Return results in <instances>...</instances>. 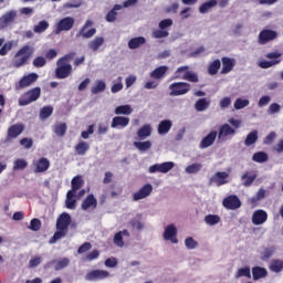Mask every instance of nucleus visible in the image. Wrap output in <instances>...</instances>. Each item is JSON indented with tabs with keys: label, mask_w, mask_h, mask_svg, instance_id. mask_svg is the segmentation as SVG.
Segmentation results:
<instances>
[{
	"label": "nucleus",
	"mask_w": 283,
	"mask_h": 283,
	"mask_svg": "<svg viewBox=\"0 0 283 283\" xmlns=\"http://www.w3.org/2000/svg\"><path fill=\"white\" fill-rule=\"evenodd\" d=\"M74 53L66 54L57 61V67L55 70L56 78H67L72 74V64L67 62L73 59Z\"/></svg>",
	"instance_id": "2"
},
{
	"label": "nucleus",
	"mask_w": 283,
	"mask_h": 283,
	"mask_svg": "<svg viewBox=\"0 0 283 283\" xmlns=\"http://www.w3.org/2000/svg\"><path fill=\"white\" fill-rule=\"evenodd\" d=\"M216 138H218V132L212 130L210 132L201 142H200V148L207 149V147H211L213 143H216Z\"/></svg>",
	"instance_id": "25"
},
{
	"label": "nucleus",
	"mask_w": 283,
	"mask_h": 283,
	"mask_svg": "<svg viewBox=\"0 0 283 283\" xmlns=\"http://www.w3.org/2000/svg\"><path fill=\"white\" fill-rule=\"evenodd\" d=\"M216 6H218V1L217 0H209L207 2H203L199 7V12L201 14H207V12H209V10H211L212 8H216Z\"/></svg>",
	"instance_id": "38"
},
{
	"label": "nucleus",
	"mask_w": 283,
	"mask_h": 283,
	"mask_svg": "<svg viewBox=\"0 0 283 283\" xmlns=\"http://www.w3.org/2000/svg\"><path fill=\"white\" fill-rule=\"evenodd\" d=\"M224 209H229L230 211H235L242 207V201L235 195H230L226 197L222 201Z\"/></svg>",
	"instance_id": "11"
},
{
	"label": "nucleus",
	"mask_w": 283,
	"mask_h": 283,
	"mask_svg": "<svg viewBox=\"0 0 283 283\" xmlns=\"http://www.w3.org/2000/svg\"><path fill=\"white\" fill-rule=\"evenodd\" d=\"M277 39V32L271 29H264L259 33L260 45H266L270 41H275Z\"/></svg>",
	"instance_id": "12"
},
{
	"label": "nucleus",
	"mask_w": 283,
	"mask_h": 283,
	"mask_svg": "<svg viewBox=\"0 0 283 283\" xmlns=\"http://www.w3.org/2000/svg\"><path fill=\"white\" fill-rule=\"evenodd\" d=\"M134 147H136V149L139 151H148V149H151V143L149 140L134 142Z\"/></svg>",
	"instance_id": "49"
},
{
	"label": "nucleus",
	"mask_w": 283,
	"mask_h": 283,
	"mask_svg": "<svg viewBox=\"0 0 283 283\" xmlns=\"http://www.w3.org/2000/svg\"><path fill=\"white\" fill-rule=\"evenodd\" d=\"M254 163H266L269 160V155L264 151H258L252 156Z\"/></svg>",
	"instance_id": "51"
},
{
	"label": "nucleus",
	"mask_w": 283,
	"mask_h": 283,
	"mask_svg": "<svg viewBox=\"0 0 283 283\" xmlns=\"http://www.w3.org/2000/svg\"><path fill=\"white\" fill-rule=\"evenodd\" d=\"M65 207H66V209H71V210L76 209V193L75 192H72L70 190L67 191Z\"/></svg>",
	"instance_id": "34"
},
{
	"label": "nucleus",
	"mask_w": 283,
	"mask_h": 283,
	"mask_svg": "<svg viewBox=\"0 0 283 283\" xmlns=\"http://www.w3.org/2000/svg\"><path fill=\"white\" fill-rule=\"evenodd\" d=\"M145 43H147L145 36L133 38L128 41V48L129 50H138V48H140V45H145Z\"/></svg>",
	"instance_id": "32"
},
{
	"label": "nucleus",
	"mask_w": 283,
	"mask_h": 283,
	"mask_svg": "<svg viewBox=\"0 0 283 283\" xmlns=\"http://www.w3.org/2000/svg\"><path fill=\"white\" fill-rule=\"evenodd\" d=\"M39 78V74L36 73H30L28 75H24L20 81H19V87L21 90H24V87H30L32 83H36Z\"/></svg>",
	"instance_id": "20"
},
{
	"label": "nucleus",
	"mask_w": 283,
	"mask_h": 283,
	"mask_svg": "<svg viewBox=\"0 0 283 283\" xmlns=\"http://www.w3.org/2000/svg\"><path fill=\"white\" fill-rule=\"evenodd\" d=\"M282 60H274V61H262L260 62V67H262V70H269V67H273V65H277L279 63H281Z\"/></svg>",
	"instance_id": "57"
},
{
	"label": "nucleus",
	"mask_w": 283,
	"mask_h": 283,
	"mask_svg": "<svg viewBox=\"0 0 283 283\" xmlns=\"http://www.w3.org/2000/svg\"><path fill=\"white\" fill-rule=\"evenodd\" d=\"M175 78H180L181 81H188L189 83H198L200 78L198 74L189 71V66H180L175 72Z\"/></svg>",
	"instance_id": "4"
},
{
	"label": "nucleus",
	"mask_w": 283,
	"mask_h": 283,
	"mask_svg": "<svg viewBox=\"0 0 283 283\" xmlns=\"http://www.w3.org/2000/svg\"><path fill=\"white\" fill-rule=\"evenodd\" d=\"M69 264H70V259L64 258L55 263L54 269L55 271H62V269H65L66 266H69Z\"/></svg>",
	"instance_id": "56"
},
{
	"label": "nucleus",
	"mask_w": 283,
	"mask_h": 283,
	"mask_svg": "<svg viewBox=\"0 0 283 283\" xmlns=\"http://www.w3.org/2000/svg\"><path fill=\"white\" fill-rule=\"evenodd\" d=\"M220 67H222V62H220L219 59L212 61L209 65H208V74L210 76H216V74H218V72L220 71Z\"/></svg>",
	"instance_id": "35"
},
{
	"label": "nucleus",
	"mask_w": 283,
	"mask_h": 283,
	"mask_svg": "<svg viewBox=\"0 0 283 283\" xmlns=\"http://www.w3.org/2000/svg\"><path fill=\"white\" fill-rule=\"evenodd\" d=\"M23 169H28V160L18 158L13 161V171H23Z\"/></svg>",
	"instance_id": "43"
},
{
	"label": "nucleus",
	"mask_w": 283,
	"mask_h": 283,
	"mask_svg": "<svg viewBox=\"0 0 283 283\" xmlns=\"http://www.w3.org/2000/svg\"><path fill=\"white\" fill-rule=\"evenodd\" d=\"M228 136H235V128L229 124H223L219 128L218 139L226 140Z\"/></svg>",
	"instance_id": "18"
},
{
	"label": "nucleus",
	"mask_w": 283,
	"mask_h": 283,
	"mask_svg": "<svg viewBox=\"0 0 283 283\" xmlns=\"http://www.w3.org/2000/svg\"><path fill=\"white\" fill-rule=\"evenodd\" d=\"M221 74H229V72H233V67H235V59L223 56L221 59Z\"/></svg>",
	"instance_id": "22"
},
{
	"label": "nucleus",
	"mask_w": 283,
	"mask_h": 283,
	"mask_svg": "<svg viewBox=\"0 0 283 283\" xmlns=\"http://www.w3.org/2000/svg\"><path fill=\"white\" fill-rule=\"evenodd\" d=\"M168 70H169V66L167 65L158 66L153 72H150V78L160 81V78H165Z\"/></svg>",
	"instance_id": "27"
},
{
	"label": "nucleus",
	"mask_w": 283,
	"mask_h": 283,
	"mask_svg": "<svg viewBox=\"0 0 283 283\" xmlns=\"http://www.w3.org/2000/svg\"><path fill=\"white\" fill-rule=\"evenodd\" d=\"M106 277H109V272L105 270H92L86 274V280L88 282H96L98 280H106Z\"/></svg>",
	"instance_id": "14"
},
{
	"label": "nucleus",
	"mask_w": 283,
	"mask_h": 283,
	"mask_svg": "<svg viewBox=\"0 0 283 283\" xmlns=\"http://www.w3.org/2000/svg\"><path fill=\"white\" fill-rule=\"evenodd\" d=\"M209 105H211V102L207 98H199L196 103H195V109L197 112H205L206 109H209Z\"/></svg>",
	"instance_id": "37"
},
{
	"label": "nucleus",
	"mask_w": 283,
	"mask_h": 283,
	"mask_svg": "<svg viewBox=\"0 0 283 283\" xmlns=\"http://www.w3.org/2000/svg\"><path fill=\"white\" fill-rule=\"evenodd\" d=\"M167 36H169V31H165L161 29L153 31L154 39H167Z\"/></svg>",
	"instance_id": "60"
},
{
	"label": "nucleus",
	"mask_w": 283,
	"mask_h": 283,
	"mask_svg": "<svg viewBox=\"0 0 283 283\" xmlns=\"http://www.w3.org/2000/svg\"><path fill=\"white\" fill-rule=\"evenodd\" d=\"M101 256V252L98 250H93L92 252L87 253L84 258V262H94V260H98Z\"/></svg>",
	"instance_id": "54"
},
{
	"label": "nucleus",
	"mask_w": 283,
	"mask_h": 283,
	"mask_svg": "<svg viewBox=\"0 0 283 283\" xmlns=\"http://www.w3.org/2000/svg\"><path fill=\"white\" fill-rule=\"evenodd\" d=\"M269 220V213L265 210L259 209L255 210L252 214V224L255 227H260V224H264Z\"/></svg>",
	"instance_id": "13"
},
{
	"label": "nucleus",
	"mask_w": 283,
	"mask_h": 283,
	"mask_svg": "<svg viewBox=\"0 0 283 283\" xmlns=\"http://www.w3.org/2000/svg\"><path fill=\"white\" fill-rule=\"evenodd\" d=\"M129 125V117L124 116H115L112 119L111 127L112 129H125Z\"/></svg>",
	"instance_id": "21"
},
{
	"label": "nucleus",
	"mask_w": 283,
	"mask_h": 283,
	"mask_svg": "<svg viewBox=\"0 0 283 283\" xmlns=\"http://www.w3.org/2000/svg\"><path fill=\"white\" fill-rule=\"evenodd\" d=\"M75 156H85L90 151V143L85 140L78 142L74 146Z\"/></svg>",
	"instance_id": "26"
},
{
	"label": "nucleus",
	"mask_w": 283,
	"mask_h": 283,
	"mask_svg": "<svg viewBox=\"0 0 283 283\" xmlns=\"http://www.w3.org/2000/svg\"><path fill=\"white\" fill-rule=\"evenodd\" d=\"M34 54V48L30 45L22 46L14 55L12 65L13 67H23L30 57Z\"/></svg>",
	"instance_id": "1"
},
{
	"label": "nucleus",
	"mask_w": 283,
	"mask_h": 283,
	"mask_svg": "<svg viewBox=\"0 0 283 283\" xmlns=\"http://www.w3.org/2000/svg\"><path fill=\"white\" fill-rule=\"evenodd\" d=\"M92 25H94V22L92 20H87L76 33V39H92V36L96 34V28H92ZM87 28L91 29L87 30Z\"/></svg>",
	"instance_id": "8"
},
{
	"label": "nucleus",
	"mask_w": 283,
	"mask_h": 283,
	"mask_svg": "<svg viewBox=\"0 0 283 283\" xmlns=\"http://www.w3.org/2000/svg\"><path fill=\"white\" fill-rule=\"evenodd\" d=\"M266 198V190L264 188H261L258 190L256 195L250 199L251 205L255 207L260 200H264Z\"/></svg>",
	"instance_id": "41"
},
{
	"label": "nucleus",
	"mask_w": 283,
	"mask_h": 283,
	"mask_svg": "<svg viewBox=\"0 0 283 283\" xmlns=\"http://www.w3.org/2000/svg\"><path fill=\"white\" fill-rule=\"evenodd\" d=\"M134 109L132 108L130 105H120L115 108V114L117 116L124 115V116H129Z\"/></svg>",
	"instance_id": "42"
},
{
	"label": "nucleus",
	"mask_w": 283,
	"mask_h": 283,
	"mask_svg": "<svg viewBox=\"0 0 283 283\" xmlns=\"http://www.w3.org/2000/svg\"><path fill=\"white\" fill-rule=\"evenodd\" d=\"M81 207L83 211H87V209H96V207H98V200L91 193L82 201Z\"/></svg>",
	"instance_id": "24"
},
{
	"label": "nucleus",
	"mask_w": 283,
	"mask_h": 283,
	"mask_svg": "<svg viewBox=\"0 0 283 283\" xmlns=\"http://www.w3.org/2000/svg\"><path fill=\"white\" fill-rule=\"evenodd\" d=\"M116 10H120V6L116 4L114 7V9H112L107 14H106V21L108 23H114V21H116V17L118 15V13L116 12Z\"/></svg>",
	"instance_id": "53"
},
{
	"label": "nucleus",
	"mask_w": 283,
	"mask_h": 283,
	"mask_svg": "<svg viewBox=\"0 0 283 283\" xmlns=\"http://www.w3.org/2000/svg\"><path fill=\"white\" fill-rule=\"evenodd\" d=\"M270 271L273 273H282L283 271V261L282 260H272L270 264Z\"/></svg>",
	"instance_id": "47"
},
{
	"label": "nucleus",
	"mask_w": 283,
	"mask_h": 283,
	"mask_svg": "<svg viewBox=\"0 0 283 283\" xmlns=\"http://www.w3.org/2000/svg\"><path fill=\"white\" fill-rule=\"evenodd\" d=\"M67 133V124L65 123H61L55 125L54 127V134H56V136H65V134Z\"/></svg>",
	"instance_id": "52"
},
{
	"label": "nucleus",
	"mask_w": 283,
	"mask_h": 283,
	"mask_svg": "<svg viewBox=\"0 0 283 283\" xmlns=\"http://www.w3.org/2000/svg\"><path fill=\"white\" fill-rule=\"evenodd\" d=\"M206 224H209V227H214V224H219L220 222V216L218 214H207L205 217Z\"/></svg>",
	"instance_id": "50"
},
{
	"label": "nucleus",
	"mask_w": 283,
	"mask_h": 283,
	"mask_svg": "<svg viewBox=\"0 0 283 283\" xmlns=\"http://www.w3.org/2000/svg\"><path fill=\"white\" fill-rule=\"evenodd\" d=\"M104 43H105V39L103 36H96L93 41L88 43V48L93 52H96L98 51L101 45H103Z\"/></svg>",
	"instance_id": "40"
},
{
	"label": "nucleus",
	"mask_w": 283,
	"mask_h": 283,
	"mask_svg": "<svg viewBox=\"0 0 283 283\" xmlns=\"http://www.w3.org/2000/svg\"><path fill=\"white\" fill-rule=\"evenodd\" d=\"M72 28H74V18H63L56 23L55 34H61V32H70Z\"/></svg>",
	"instance_id": "10"
},
{
	"label": "nucleus",
	"mask_w": 283,
	"mask_h": 283,
	"mask_svg": "<svg viewBox=\"0 0 283 283\" xmlns=\"http://www.w3.org/2000/svg\"><path fill=\"white\" fill-rule=\"evenodd\" d=\"M161 167V174H169L174 167H176V164L174 161H165L163 164H159Z\"/></svg>",
	"instance_id": "55"
},
{
	"label": "nucleus",
	"mask_w": 283,
	"mask_h": 283,
	"mask_svg": "<svg viewBox=\"0 0 283 283\" xmlns=\"http://www.w3.org/2000/svg\"><path fill=\"white\" fill-rule=\"evenodd\" d=\"M33 166L35 167V174H43L50 169V160L45 157H42L38 160H34Z\"/></svg>",
	"instance_id": "19"
},
{
	"label": "nucleus",
	"mask_w": 283,
	"mask_h": 283,
	"mask_svg": "<svg viewBox=\"0 0 283 283\" xmlns=\"http://www.w3.org/2000/svg\"><path fill=\"white\" fill-rule=\"evenodd\" d=\"M171 127H174V122L170 119H164L158 124L157 132L159 136H167V134L171 132Z\"/></svg>",
	"instance_id": "23"
},
{
	"label": "nucleus",
	"mask_w": 283,
	"mask_h": 283,
	"mask_svg": "<svg viewBox=\"0 0 283 283\" xmlns=\"http://www.w3.org/2000/svg\"><path fill=\"white\" fill-rule=\"evenodd\" d=\"M23 132H25V125L23 123L11 125L7 130L6 143H12V140L19 138Z\"/></svg>",
	"instance_id": "6"
},
{
	"label": "nucleus",
	"mask_w": 283,
	"mask_h": 283,
	"mask_svg": "<svg viewBox=\"0 0 283 283\" xmlns=\"http://www.w3.org/2000/svg\"><path fill=\"white\" fill-rule=\"evenodd\" d=\"M169 96H185L191 91V84L187 82H175L169 85Z\"/></svg>",
	"instance_id": "5"
},
{
	"label": "nucleus",
	"mask_w": 283,
	"mask_h": 283,
	"mask_svg": "<svg viewBox=\"0 0 283 283\" xmlns=\"http://www.w3.org/2000/svg\"><path fill=\"white\" fill-rule=\"evenodd\" d=\"M202 169V164H192L186 167V174H198Z\"/></svg>",
	"instance_id": "59"
},
{
	"label": "nucleus",
	"mask_w": 283,
	"mask_h": 283,
	"mask_svg": "<svg viewBox=\"0 0 283 283\" xmlns=\"http://www.w3.org/2000/svg\"><path fill=\"white\" fill-rule=\"evenodd\" d=\"M17 10L7 11L0 17V30H8L17 21Z\"/></svg>",
	"instance_id": "7"
},
{
	"label": "nucleus",
	"mask_w": 283,
	"mask_h": 283,
	"mask_svg": "<svg viewBox=\"0 0 283 283\" xmlns=\"http://www.w3.org/2000/svg\"><path fill=\"white\" fill-rule=\"evenodd\" d=\"M269 275V271H266L265 268L262 266H253L252 268V279L254 282H258V280H262Z\"/></svg>",
	"instance_id": "28"
},
{
	"label": "nucleus",
	"mask_w": 283,
	"mask_h": 283,
	"mask_svg": "<svg viewBox=\"0 0 283 283\" xmlns=\"http://www.w3.org/2000/svg\"><path fill=\"white\" fill-rule=\"evenodd\" d=\"M52 114H54V107H52V106H43L40 109L41 120H45V119L50 118Z\"/></svg>",
	"instance_id": "45"
},
{
	"label": "nucleus",
	"mask_w": 283,
	"mask_h": 283,
	"mask_svg": "<svg viewBox=\"0 0 283 283\" xmlns=\"http://www.w3.org/2000/svg\"><path fill=\"white\" fill-rule=\"evenodd\" d=\"M70 224H72V216L67 212H63L59 216L56 220L57 231H70Z\"/></svg>",
	"instance_id": "9"
},
{
	"label": "nucleus",
	"mask_w": 283,
	"mask_h": 283,
	"mask_svg": "<svg viewBox=\"0 0 283 283\" xmlns=\"http://www.w3.org/2000/svg\"><path fill=\"white\" fill-rule=\"evenodd\" d=\"M185 244H186V248H187V249L193 250V249H197V247H198V241H195L192 237H188V238H186V240H185Z\"/></svg>",
	"instance_id": "61"
},
{
	"label": "nucleus",
	"mask_w": 283,
	"mask_h": 283,
	"mask_svg": "<svg viewBox=\"0 0 283 283\" xmlns=\"http://www.w3.org/2000/svg\"><path fill=\"white\" fill-rule=\"evenodd\" d=\"M85 185V181L83 180V177L81 175H77L73 177L71 180V190L72 193H76L83 186Z\"/></svg>",
	"instance_id": "31"
},
{
	"label": "nucleus",
	"mask_w": 283,
	"mask_h": 283,
	"mask_svg": "<svg viewBox=\"0 0 283 283\" xmlns=\"http://www.w3.org/2000/svg\"><path fill=\"white\" fill-rule=\"evenodd\" d=\"M151 191H154V186H151V184H146L144 187H142L137 192L133 195V200H143L151 196Z\"/></svg>",
	"instance_id": "16"
},
{
	"label": "nucleus",
	"mask_w": 283,
	"mask_h": 283,
	"mask_svg": "<svg viewBox=\"0 0 283 283\" xmlns=\"http://www.w3.org/2000/svg\"><path fill=\"white\" fill-rule=\"evenodd\" d=\"M123 235H126V238H129V231L123 230L117 232L114 235L113 242L116 247H120V248L125 247V241L123 240Z\"/></svg>",
	"instance_id": "33"
},
{
	"label": "nucleus",
	"mask_w": 283,
	"mask_h": 283,
	"mask_svg": "<svg viewBox=\"0 0 283 283\" xmlns=\"http://www.w3.org/2000/svg\"><path fill=\"white\" fill-rule=\"evenodd\" d=\"M20 145L24 147V149H32V145H34V142L32 138L23 137L20 139Z\"/></svg>",
	"instance_id": "62"
},
{
	"label": "nucleus",
	"mask_w": 283,
	"mask_h": 283,
	"mask_svg": "<svg viewBox=\"0 0 283 283\" xmlns=\"http://www.w3.org/2000/svg\"><path fill=\"white\" fill-rule=\"evenodd\" d=\"M227 178H229V172L218 171L210 178V185H217V187H222V185H227V182H229Z\"/></svg>",
	"instance_id": "17"
},
{
	"label": "nucleus",
	"mask_w": 283,
	"mask_h": 283,
	"mask_svg": "<svg viewBox=\"0 0 283 283\" xmlns=\"http://www.w3.org/2000/svg\"><path fill=\"white\" fill-rule=\"evenodd\" d=\"M45 63H48V61L43 56H36L33 60V66L34 67H45Z\"/></svg>",
	"instance_id": "64"
},
{
	"label": "nucleus",
	"mask_w": 283,
	"mask_h": 283,
	"mask_svg": "<svg viewBox=\"0 0 283 283\" xmlns=\"http://www.w3.org/2000/svg\"><path fill=\"white\" fill-rule=\"evenodd\" d=\"M240 277H248V280H251V268L245 266L239 269L235 273V279L240 280Z\"/></svg>",
	"instance_id": "48"
},
{
	"label": "nucleus",
	"mask_w": 283,
	"mask_h": 283,
	"mask_svg": "<svg viewBox=\"0 0 283 283\" xmlns=\"http://www.w3.org/2000/svg\"><path fill=\"white\" fill-rule=\"evenodd\" d=\"M12 48H14L13 41L6 42V38H0V56H7Z\"/></svg>",
	"instance_id": "30"
},
{
	"label": "nucleus",
	"mask_w": 283,
	"mask_h": 283,
	"mask_svg": "<svg viewBox=\"0 0 283 283\" xmlns=\"http://www.w3.org/2000/svg\"><path fill=\"white\" fill-rule=\"evenodd\" d=\"M244 107H249V99L237 98L234 109H244Z\"/></svg>",
	"instance_id": "58"
},
{
	"label": "nucleus",
	"mask_w": 283,
	"mask_h": 283,
	"mask_svg": "<svg viewBox=\"0 0 283 283\" xmlns=\"http://www.w3.org/2000/svg\"><path fill=\"white\" fill-rule=\"evenodd\" d=\"M137 136L139 140H145V138H149L151 136V125L146 124L142 128L138 129Z\"/></svg>",
	"instance_id": "36"
},
{
	"label": "nucleus",
	"mask_w": 283,
	"mask_h": 283,
	"mask_svg": "<svg viewBox=\"0 0 283 283\" xmlns=\"http://www.w3.org/2000/svg\"><path fill=\"white\" fill-rule=\"evenodd\" d=\"M258 178V175L255 172L245 171L241 176V181L243 187H251L253 182H255V179Z\"/></svg>",
	"instance_id": "29"
},
{
	"label": "nucleus",
	"mask_w": 283,
	"mask_h": 283,
	"mask_svg": "<svg viewBox=\"0 0 283 283\" xmlns=\"http://www.w3.org/2000/svg\"><path fill=\"white\" fill-rule=\"evenodd\" d=\"M178 228L174 224H169L164 231V240L171 241L172 244H178Z\"/></svg>",
	"instance_id": "15"
},
{
	"label": "nucleus",
	"mask_w": 283,
	"mask_h": 283,
	"mask_svg": "<svg viewBox=\"0 0 283 283\" xmlns=\"http://www.w3.org/2000/svg\"><path fill=\"white\" fill-rule=\"evenodd\" d=\"M41 98V87H34L21 95L18 103L20 107H25L30 103H34Z\"/></svg>",
	"instance_id": "3"
},
{
	"label": "nucleus",
	"mask_w": 283,
	"mask_h": 283,
	"mask_svg": "<svg viewBox=\"0 0 283 283\" xmlns=\"http://www.w3.org/2000/svg\"><path fill=\"white\" fill-rule=\"evenodd\" d=\"M29 229L31 231H40L41 230V220H39L36 218L32 219L30 222Z\"/></svg>",
	"instance_id": "63"
},
{
	"label": "nucleus",
	"mask_w": 283,
	"mask_h": 283,
	"mask_svg": "<svg viewBox=\"0 0 283 283\" xmlns=\"http://www.w3.org/2000/svg\"><path fill=\"white\" fill-rule=\"evenodd\" d=\"M258 143V130L254 129L250 132L244 140L245 147H251V145H255Z\"/></svg>",
	"instance_id": "39"
},
{
	"label": "nucleus",
	"mask_w": 283,
	"mask_h": 283,
	"mask_svg": "<svg viewBox=\"0 0 283 283\" xmlns=\"http://www.w3.org/2000/svg\"><path fill=\"white\" fill-rule=\"evenodd\" d=\"M107 85L103 80H98L95 82L94 86H92L91 92L92 94H101L104 90H106Z\"/></svg>",
	"instance_id": "46"
},
{
	"label": "nucleus",
	"mask_w": 283,
	"mask_h": 283,
	"mask_svg": "<svg viewBox=\"0 0 283 283\" xmlns=\"http://www.w3.org/2000/svg\"><path fill=\"white\" fill-rule=\"evenodd\" d=\"M48 28H50V22L42 20L36 25H34L33 32H35V34H43Z\"/></svg>",
	"instance_id": "44"
}]
</instances>
